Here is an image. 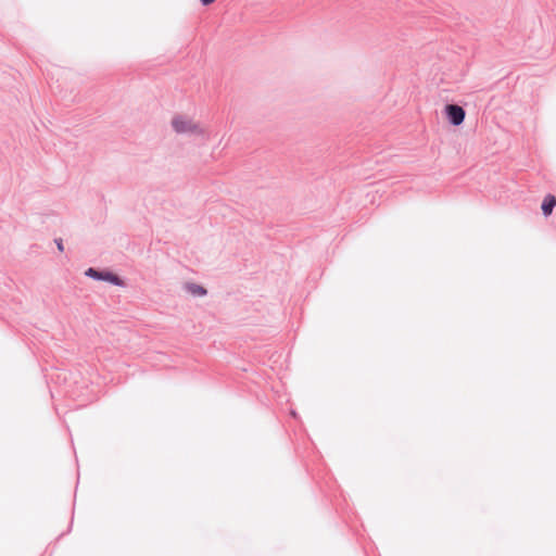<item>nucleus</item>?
I'll list each match as a JSON object with an SVG mask.
<instances>
[{
	"label": "nucleus",
	"instance_id": "obj_2",
	"mask_svg": "<svg viewBox=\"0 0 556 556\" xmlns=\"http://www.w3.org/2000/svg\"><path fill=\"white\" fill-rule=\"evenodd\" d=\"M445 112L450 122L455 126L460 125L465 119V111L459 105L448 104L445 106Z\"/></svg>",
	"mask_w": 556,
	"mask_h": 556
},
{
	"label": "nucleus",
	"instance_id": "obj_1",
	"mask_svg": "<svg viewBox=\"0 0 556 556\" xmlns=\"http://www.w3.org/2000/svg\"><path fill=\"white\" fill-rule=\"evenodd\" d=\"M172 126L178 134H203V129L198 123L184 116H175Z\"/></svg>",
	"mask_w": 556,
	"mask_h": 556
},
{
	"label": "nucleus",
	"instance_id": "obj_4",
	"mask_svg": "<svg viewBox=\"0 0 556 556\" xmlns=\"http://www.w3.org/2000/svg\"><path fill=\"white\" fill-rule=\"evenodd\" d=\"M555 205H556V198L554 195H546L542 203L543 214L545 216L551 215Z\"/></svg>",
	"mask_w": 556,
	"mask_h": 556
},
{
	"label": "nucleus",
	"instance_id": "obj_5",
	"mask_svg": "<svg viewBox=\"0 0 556 556\" xmlns=\"http://www.w3.org/2000/svg\"><path fill=\"white\" fill-rule=\"evenodd\" d=\"M185 289L191 293L192 295H195V296H203L206 294V290L202 287V286H199L197 283H193V282H188L185 285Z\"/></svg>",
	"mask_w": 556,
	"mask_h": 556
},
{
	"label": "nucleus",
	"instance_id": "obj_6",
	"mask_svg": "<svg viewBox=\"0 0 556 556\" xmlns=\"http://www.w3.org/2000/svg\"><path fill=\"white\" fill-rule=\"evenodd\" d=\"M55 243H56L58 250H59L60 252H63L64 247H63V241H62V239H56V240H55Z\"/></svg>",
	"mask_w": 556,
	"mask_h": 556
},
{
	"label": "nucleus",
	"instance_id": "obj_3",
	"mask_svg": "<svg viewBox=\"0 0 556 556\" xmlns=\"http://www.w3.org/2000/svg\"><path fill=\"white\" fill-rule=\"evenodd\" d=\"M86 275L93 277L96 279H103V280H108L112 283L118 285V277L111 273H99L93 268H89L86 271Z\"/></svg>",
	"mask_w": 556,
	"mask_h": 556
}]
</instances>
